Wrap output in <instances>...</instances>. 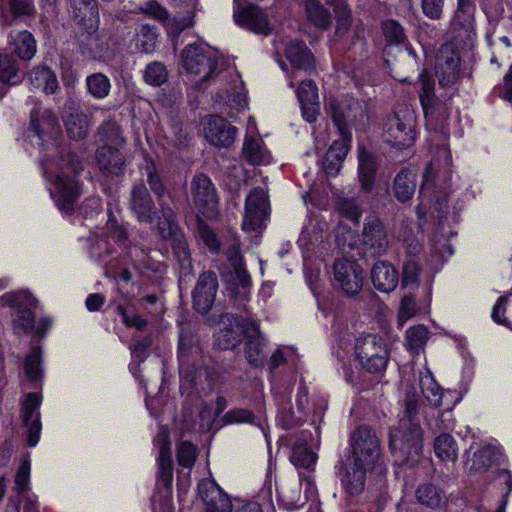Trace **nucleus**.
I'll use <instances>...</instances> for the list:
<instances>
[{
    "mask_svg": "<svg viewBox=\"0 0 512 512\" xmlns=\"http://www.w3.org/2000/svg\"><path fill=\"white\" fill-rule=\"evenodd\" d=\"M143 171L150 190L157 200L159 234L163 239L172 240L173 251L179 262L181 275L189 276L193 273V265L187 241L178 230L176 222L177 206L174 198L157 173L155 163L152 160H145Z\"/></svg>",
    "mask_w": 512,
    "mask_h": 512,
    "instance_id": "1",
    "label": "nucleus"
},
{
    "mask_svg": "<svg viewBox=\"0 0 512 512\" xmlns=\"http://www.w3.org/2000/svg\"><path fill=\"white\" fill-rule=\"evenodd\" d=\"M351 457L338 472L340 482L346 493L351 496L364 491L366 475L374 469L383 468L380 461V443L375 432L368 427H359L351 437Z\"/></svg>",
    "mask_w": 512,
    "mask_h": 512,
    "instance_id": "2",
    "label": "nucleus"
},
{
    "mask_svg": "<svg viewBox=\"0 0 512 512\" xmlns=\"http://www.w3.org/2000/svg\"><path fill=\"white\" fill-rule=\"evenodd\" d=\"M42 167L45 177L52 182L50 194L58 208L66 213L73 210L79 196L75 176L83 170L79 158L68 152L59 160L44 157Z\"/></svg>",
    "mask_w": 512,
    "mask_h": 512,
    "instance_id": "3",
    "label": "nucleus"
},
{
    "mask_svg": "<svg viewBox=\"0 0 512 512\" xmlns=\"http://www.w3.org/2000/svg\"><path fill=\"white\" fill-rule=\"evenodd\" d=\"M237 319L231 314L222 316L223 323L233 321L234 325L220 330L217 337L218 345L225 350L233 349L241 341L242 335H245L247 337L245 355L248 362L254 367L261 366L266 357L264 351L266 339L261 335L256 322L243 320L240 323Z\"/></svg>",
    "mask_w": 512,
    "mask_h": 512,
    "instance_id": "4",
    "label": "nucleus"
},
{
    "mask_svg": "<svg viewBox=\"0 0 512 512\" xmlns=\"http://www.w3.org/2000/svg\"><path fill=\"white\" fill-rule=\"evenodd\" d=\"M420 407L419 396L415 391H408L404 399L405 417L399 425L390 431L389 446L392 452L399 451L403 456L419 455L422 451L423 432L415 421Z\"/></svg>",
    "mask_w": 512,
    "mask_h": 512,
    "instance_id": "5",
    "label": "nucleus"
},
{
    "mask_svg": "<svg viewBox=\"0 0 512 512\" xmlns=\"http://www.w3.org/2000/svg\"><path fill=\"white\" fill-rule=\"evenodd\" d=\"M331 118L338 129L340 137L352 140L351 126H358L366 118L365 104L351 96L330 98L327 104Z\"/></svg>",
    "mask_w": 512,
    "mask_h": 512,
    "instance_id": "6",
    "label": "nucleus"
},
{
    "mask_svg": "<svg viewBox=\"0 0 512 512\" xmlns=\"http://www.w3.org/2000/svg\"><path fill=\"white\" fill-rule=\"evenodd\" d=\"M355 354L362 368L369 373L384 371L389 360L384 339L375 334L358 337L355 342Z\"/></svg>",
    "mask_w": 512,
    "mask_h": 512,
    "instance_id": "7",
    "label": "nucleus"
},
{
    "mask_svg": "<svg viewBox=\"0 0 512 512\" xmlns=\"http://www.w3.org/2000/svg\"><path fill=\"white\" fill-rule=\"evenodd\" d=\"M416 115L407 105L399 106L385 124L386 141L397 148H407L415 141Z\"/></svg>",
    "mask_w": 512,
    "mask_h": 512,
    "instance_id": "8",
    "label": "nucleus"
},
{
    "mask_svg": "<svg viewBox=\"0 0 512 512\" xmlns=\"http://www.w3.org/2000/svg\"><path fill=\"white\" fill-rule=\"evenodd\" d=\"M199 355V348L192 343V337L189 333L182 331L179 335L178 360L181 387L189 385L191 388L198 389L204 377H209L208 370L204 367H195L192 360Z\"/></svg>",
    "mask_w": 512,
    "mask_h": 512,
    "instance_id": "9",
    "label": "nucleus"
},
{
    "mask_svg": "<svg viewBox=\"0 0 512 512\" xmlns=\"http://www.w3.org/2000/svg\"><path fill=\"white\" fill-rule=\"evenodd\" d=\"M171 2L174 6L184 5V14L182 15L178 12L175 17L170 18L167 10L157 2H148L141 8V10L145 14L151 15L155 19L161 21L164 24L167 33L176 37L179 36L183 30L193 24V10L197 0H171Z\"/></svg>",
    "mask_w": 512,
    "mask_h": 512,
    "instance_id": "10",
    "label": "nucleus"
},
{
    "mask_svg": "<svg viewBox=\"0 0 512 512\" xmlns=\"http://www.w3.org/2000/svg\"><path fill=\"white\" fill-rule=\"evenodd\" d=\"M182 62L185 70L199 77L202 84L215 75L217 58L202 44H189L182 52Z\"/></svg>",
    "mask_w": 512,
    "mask_h": 512,
    "instance_id": "11",
    "label": "nucleus"
},
{
    "mask_svg": "<svg viewBox=\"0 0 512 512\" xmlns=\"http://www.w3.org/2000/svg\"><path fill=\"white\" fill-rule=\"evenodd\" d=\"M268 195L261 187L253 188L245 200L242 229L246 232L259 231L268 215Z\"/></svg>",
    "mask_w": 512,
    "mask_h": 512,
    "instance_id": "12",
    "label": "nucleus"
},
{
    "mask_svg": "<svg viewBox=\"0 0 512 512\" xmlns=\"http://www.w3.org/2000/svg\"><path fill=\"white\" fill-rule=\"evenodd\" d=\"M37 300L28 292L6 293L0 298V306L24 307L20 309L14 319V331L17 334L28 333L34 326V315L26 307H34Z\"/></svg>",
    "mask_w": 512,
    "mask_h": 512,
    "instance_id": "13",
    "label": "nucleus"
},
{
    "mask_svg": "<svg viewBox=\"0 0 512 512\" xmlns=\"http://www.w3.org/2000/svg\"><path fill=\"white\" fill-rule=\"evenodd\" d=\"M334 285L346 295H356L363 286V271L355 261L336 260L333 265Z\"/></svg>",
    "mask_w": 512,
    "mask_h": 512,
    "instance_id": "14",
    "label": "nucleus"
},
{
    "mask_svg": "<svg viewBox=\"0 0 512 512\" xmlns=\"http://www.w3.org/2000/svg\"><path fill=\"white\" fill-rule=\"evenodd\" d=\"M362 245L365 254L381 256L389 247L388 232L383 222L375 216L365 218L362 230Z\"/></svg>",
    "mask_w": 512,
    "mask_h": 512,
    "instance_id": "15",
    "label": "nucleus"
},
{
    "mask_svg": "<svg viewBox=\"0 0 512 512\" xmlns=\"http://www.w3.org/2000/svg\"><path fill=\"white\" fill-rule=\"evenodd\" d=\"M41 397L37 393H28L21 405L22 424L26 428L28 445L34 447L38 444L42 424L40 421L39 407Z\"/></svg>",
    "mask_w": 512,
    "mask_h": 512,
    "instance_id": "16",
    "label": "nucleus"
},
{
    "mask_svg": "<svg viewBox=\"0 0 512 512\" xmlns=\"http://www.w3.org/2000/svg\"><path fill=\"white\" fill-rule=\"evenodd\" d=\"M460 57L450 45H444L439 50L436 58V76L439 85L451 87L460 79Z\"/></svg>",
    "mask_w": 512,
    "mask_h": 512,
    "instance_id": "17",
    "label": "nucleus"
},
{
    "mask_svg": "<svg viewBox=\"0 0 512 512\" xmlns=\"http://www.w3.org/2000/svg\"><path fill=\"white\" fill-rule=\"evenodd\" d=\"M421 91L420 102L426 119H445L448 117L446 102L435 94L434 81L424 73L420 74Z\"/></svg>",
    "mask_w": 512,
    "mask_h": 512,
    "instance_id": "18",
    "label": "nucleus"
},
{
    "mask_svg": "<svg viewBox=\"0 0 512 512\" xmlns=\"http://www.w3.org/2000/svg\"><path fill=\"white\" fill-rule=\"evenodd\" d=\"M203 132L205 138L216 147H229L236 138L237 128L227 120L211 115L203 121Z\"/></svg>",
    "mask_w": 512,
    "mask_h": 512,
    "instance_id": "19",
    "label": "nucleus"
},
{
    "mask_svg": "<svg viewBox=\"0 0 512 512\" xmlns=\"http://www.w3.org/2000/svg\"><path fill=\"white\" fill-rule=\"evenodd\" d=\"M191 193L195 205L203 215L209 216L214 213L217 194L209 177L204 174L194 176L191 182Z\"/></svg>",
    "mask_w": 512,
    "mask_h": 512,
    "instance_id": "20",
    "label": "nucleus"
},
{
    "mask_svg": "<svg viewBox=\"0 0 512 512\" xmlns=\"http://www.w3.org/2000/svg\"><path fill=\"white\" fill-rule=\"evenodd\" d=\"M217 289L218 281L215 273L211 271L202 273L192 293L194 309L201 314H207L214 303Z\"/></svg>",
    "mask_w": 512,
    "mask_h": 512,
    "instance_id": "21",
    "label": "nucleus"
},
{
    "mask_svg": "<svg viewBox=\"0 0 512 512\" xmlns=\"http://www.w3.org/2000/svg\"><path fill=\"white\" fill-rule=\"evenodd\" d=\"M69 13L74 21L87 32L98 29L100 16L97 0H70Z\"/></svg>",
    "mask_w": 512,
    "mask_h": 512,
    "instance_id": "22",
    "label": "nucleus"
},
{
    "mask_svg": "<svg viewBox=\"0 0 512 512\" xmlns=\"http://www.w3.org/2000/svg\"><path fill=\"white\" fill-rule=\"evenodd\" d=\"M198 490L210 512H232L233 505L229 496L215 481H201Z\"/></svg>",
    "mask_w": 512,
    "mask_h": 512,
    "instance_id": "23",
    "label": "nucleus"
},
{
    "mask_svg": "<svg viewBox=\"0 0 512 512\" xmlns=\"http://www.w3.org/2000/svg\"><path fill=\"white\" fill-rule=\"evenodd\" d=\"M226 256L232 267V271L225 276L226 281L235 289L241 288L243 294H246L251 286V277L243 265L240 247L237 242L226 250Z\"/></svg>",
    "mask_w": 512,
    "mask_h": 512,
    "instance_id": "24",
    "label": "nucleus"
},
{
    "mask_svg": "<svg viewBox=\"0 0 512 512\" xmlns=\"http://www.w3.org/2000/svg\"><path fill=\"white\" fill-rule=\"evenodd\" d=\"M235 22L256 34L268 35L272 31V25L268 15L257 6H249L239 13L234 14Z\"/></svg>",
    "mask_w": 512,
    "mask_h": 512,
    "instance_id": "25",
    "label": "nucleus"
},
{
    "mask_svg": "<svg viewBox=\"0 0 512 512\" xmlns=\"http://www.w3.org/2000/svg\"><path fill=\"white\" fill-rule=\"evenodd\" d=\"M63 120L70 138L81 140L87 136L90 129L89 116L73 102L66 104Z\"/></svg>",
    "mask_w": 512,
    "mask_h": 512,
    "instance_id": "26",
    "label": "nucleus"
},
{
    "mask_svg": "<svg viewBox=\"0 0 512 512\" xmlns=\"http://www.w3.org/2000/svg\"><path fill=\"white\" fill-rule=\"evenodd\" d=\"M130 206L138 221L152 223L154 203L143 183L135 184L131 191Z\"/></svg>",
    "mask_w": 512,
    "mask_h": 512,
    "instance_id": "27",
    "label": "nucleus"
},
{
    "mask_svg": "<svg viewBox=\"0 0 512 512\" xmlns=\"http://www.w3.org/2000/svg\"><path fill=\"white\" fill-rule=\"evenodd\" d=\"M371 280L377 290L389 293L397 287L399 275L392 264L378 261L371 270Z\"/></svg>",
    "mask_w": 512,
    "mask_h": 512,
    "instance_id": "28",
    "label": "nucleus"
},
{
    "mask_svg": "<svg viewBox=\"0 0 512 512\" xmlns=\"http://www.w3.org/2000/svg\"><path fill=\"white\" fill-rule=\"evenodd\" d=\"M97 164L108 176H119L124 171L125 160L119 149L102 145L96 153Z\"/></svg>",
    "mask_w": 512,
    "mask_h": 512,
    "instance_id": "29",
    "label": "nucleus"
},
{
    "mask_svg": "<svg viewBox=\"0 0 512 512\" xmlns=\"http://www.w3.org/2000/svg\"><path fill=\"white\" fill-rule=\"evenodd\" d=\"M351 140L339 139L333 141L322 161V167L329 176H335L340 171L350 148Z\"/></svg>",
    "mask_w": 512,
    "mask_h": 512,
    "instance_id": "30",
    "label": "nucleus"
},
{
    "mask_svg": "<svg viewBox=\"0 0 512 512\" xmlns=\"http://www.w3.org/2000/svg\"><path fill=\"white\" fill-rule=\"evenodd\" d=\"M283 46L285 56L294 68L303 70L313 68V55L304 42L290 40L283 43Z\"/></svg>",
    "mask_w": 512,
    "mask_h": 512,
    "instance_id": "31",
    "label": "nucleus"
},
{
    "mask_svg": "<svg viewBox=\"0 0 512 512\" xmlns=\"http://www.w3.org/2000/svg\"><path fill=\"white\" fill-rule=\"evenodd\" d=\"M242 157L251 165L270 163L271 155L263 140L258 137L246 136L242 147Z\"/></svg>",
    "mask_w": 512,
    "mask_h": 512,
    "instance_id": "32",
    "label": "nucleus"
},
{
    "mask_svg": "<svg viewBox=\"0 0 512 512\" xmlns=\"http://www.w3.org/2000/svg\"><path fill=\"white\" fill-rule=\"evenodd\" d=\"M503 455L499 448L493 445H485L473 454L469 471L482 472L493 466H500Z\"/></svg>",
    "mask_w": 512,
    "mask_h": 512,
    "instance_id": "33",
    "label": "nucleus"
},
{
    "mask_svg": "<svg viewBox=\"0 0 512 512\" xmlns=\"http://www.w3.org/2000/svg\"><path fill=\"white\" fill-rule=\"evenodd\" d=\"M416 186V173L410 169L403 168L394 179L393 194L399 202L405 203L413 197Z\"/></svg>",
    "mask_w": 512,
    "mask_h": 512,
    "instance_id": "34",
    "label": "nucleus"
},
{
    "mask_svg": "<svg viewBox=\"0 0 512 512\" xmlns=\"http://www.w3.org/2000/svg\"><path fill=\"white\" fill-rule=\"evenodd\" d=\"M58 125L57 118L50 110H45L41 114V106L35 103L30 113V128L35 132L39 139L43 140L44 135L52 132Z\"/></svg>",
    "mask_w": 512,
    "mask_h": 512,
    "instance_id": "35",
    "label": "nucleus"
},
{
    "mask_svg": "<svg viewBox=\"0 0 512 512\" xmlns=\"http://www.w3.org/2000/svg\"><path fill=\"white\" fill-rule=\"evenodd\" d=\"M28 78L32 86L46 94H53L58 88L57 77L47 66L33 68L30 71Z\"/></svg>",
    "mask_w": 512,
    "mask_h": 512,
    "instance_id": "36",
    "label": "nucleus"
},
{
    "mask_svg": "<svg viewBox=\"0 0 512 512\" xmlns=\"http://www.w3.org/2000/svg\"><path fill=\"white\" fill-rule=\"evenodd\" d=\"M358 162L359 181L362 188L369 191L374 185L377 170L376 161L365 149L359 148Z\"/></svg>",
    "mask_w": 512,
    "mask_h": 512,
    "instance_id": "37",
    "label": "nucleus"
},
{
    "mask_svg": "<svg viewBox=\"0 0 512 512\" xmlns=\"http://www.w3.org/2000/svg\"><path fill=\"white\" fill-rule=\"evenodd\" d=\"M327 4L332 7L336 20L335 34L338 37H342L350 29L351 11L344 0H328Z\"/></svg>",
    "mask_w": 512,
    "mask_h": 512,
    "instance_id": "38",
    "label": "nucleus"
},
{
    "mask_svg": "<svg viewBox=\"0 0 512 512\" xmlns=\"http://www.w3.org/2000/svg\"><path fill=\"white\" fill-rule=\"evenodd\" d=\"M420 387L423 396L433 407L442 406L444 398L452 394L451 391H442L431 375L420 378Z\"/></svg>",
    "mask_w": 512,
    "mask_h": 512,
    "instance_id": "39",
    "label": "nucleus"
},
{
    "mask_svg": "<svg viewBox=\"0 0 512 512\" xmlns=\"http://www.w3.org/2000/svg\"><path fill=\"white\" fill-rule=\"evenodd\" d=\"M434 451L442 461L455 462L458 456V448L454 438L448 433H442L435 438Z\"/></svg>",
    "mask_w": 512,
    "mask_h": 512,
    "instance_id": "40",
    "label": "nucleus"
},
{
    "mask_svg": "<svg viewBox=\"0 0 512 512\" xmlns=\"http://www.w3.org/2000/svg\"><path fill=\"white\" fill-rule=\"evenodd\" d=\"M305 8L311 23L323 30L330 28L332 23L330 13L318 0H306Z\"/></svg>",
    "mask_w": 512,
    "mask_h": 512,
    "instance_id": "41",
    "label": "nucleus"
},
{
    "mask_svg": "<svg viewBox=\"0 0 512 512\" xmlns=\"http://www.w3.org/2000/svg\"><path fill=\"white\" fill-rule=\"evenodd\" d=\"M416 498L424 506L429 508H439L445 503V494L432 484H425L416 490Z\"/></svg>",
    "mask_w": 512,
    "mask_h": 512,
    "instance_id": "42",
    "label": "nucleus"
},
{
    "mask_svg": "<svg viewBox=\"0 0 512 512\" xmlns=\"http://www.w3.org/2000/svg\"><path fill=\"white\" fill-rule=\"evenodd\" d=\"M16 54L23 60H30L36 53L37 45L34 36L24 30L12 37Z\"/></svg>",
    "mask_w": 512,
    "mask_h": 512,
    "instance_id": "43",
    "label": "nucleus"
},
{
    "mask_svg": "<svg viewBox=\"0 0 512 512\" xmlns=\"http://www.w3.org/2000/svg\"><path fill=\"white\" fill-rule=\"evenodd\" d=\"M98 136L103 145H109L119 149V147L124 144L121 129L119 125L112 120L102 123L98 129Z\"/></svg>",
    "mask_w": 512,
    "mask_h": 512,
    "instance_id": "44",
    "label": "nucleus"
},
{
    "mask_svg": "<svg viewBox=\"0 0 512 512\" xmlns=\"http://www.w3.org/2000/svg\"><path fill=\"white\" fill-rule=\"evenodd\" d=\"M125 248L126 256L129 258L135 269L140 272L145 269H154V264L147 249L131 242H129Z\"/></svg>",
    "mask_w": 512,
    "mask_h": 512,
    "instance_id": "45",
    "label": "nucleus"
},
{
    "mask_svg": "<svg viewBox=\"0 0 512 512\" xmlns=\"http://www.w3.org/2000/svg\"><path fill=\"white\" fill-rule=\"evenodd\" d=\"M86 87L88 93L96 99L106 98L111 90L110 79L102 73L87 76Z\"/></svg>",
    "mask_w": 512,
    "mask_h": 512,
    "instance_id": "46",
    "label": "nucleus"
},
{
    "mask_svg": "<svg viewBox=\"0 0 512 512\" xmlns=\"http://www.w3.org/2000/svg\"><path fill=\"white\" fill-rule=\"evenodd\" d=\"M0 80L8 82L11 85L22 81V75L19 74V68L13 56L0 54Z\"/></svg>",
    "mask_w": 512,
    "mask_h": 512,
    "instance_id": "47",
    "label": "nucleus"
},
{
    "mask_svg": "<svg viewBox=\"0 0 512 512\" xmlns=\"http://www.w3.org/2000/svg\"><path fill=\"white\" fill-rule=\"evenodd\" d=\"M290 459L296 468L310 469L315 465L317 455L310 448L297 445L292 449Z\"/></svg>",
    "mask_w": 512,
    "mask_h": 512,
    "instance_id": "48",
    "label": "nucleus"
},
{
    "mask_svg": "<svg viewBox=\"0 0 512 512\" xmlns=\"http://www.w3.org/2000/svg\"><path fill=\"white\" fill-rule=\"evenodd\" d=\"M42 352L40 347H32L31 351L25 359V372L31 381H37L42 377L41 367Z\"/></svg>",
    "mask_w": 512,
    "mask_h": 512,
    "instance_id": "49",
    "label": "nucleus"
},
{
    "mask_svg": "<svg viewBox=\"0 0 512 512\" xmlns=\"http://www.w3.org/2000/svg\"><path fill=\"white\" fill-rule=\"evenodd\" d=\"M428 340V330L424 325H417L406 331V342L408 348L418 353Z\"/></svg>",
    "mask_w": 512,
    "mask_h": 512,
    "instance_id": "50",
    "label": "nucleus"
},
{
    "mask_svg": "<svg viewBox=\"0 0 512 512\" xmlns=\"http://www.w3.org/2000/svg\"><path fill=\"white\" fill-rule=\"evenodd\" d=\"M157 43V32L154 27L143 25L137 34V48L144 53L154 51Z\"/></svg>",
    "mask_w": 512,
    "mask_h": 512,
    "instance_id": "51",
    "label": "nucleus"
},
{
    "mask_svg": "<svg viewBox=\"0 0 512 512\" xmlns=\"http://www.w3.org/2000/svg\"><path fill=\"white\" fill-rule=\"evenodd\" d=\"M476 6L473 0H457V10L454 15L455 25L466 26L473 18Z\"/></svg>",
    "mask_w": 512,
    "mask_h": 512,
    "instance_id": "52",
    "label": "nucleus"
},
{
    "mask_svg": "<svg viewBox=\"0 0 512 512\" xmlns=\"http://www.w3.org/2000/svg\"><path fill=\"white\" fill-rule=\"evenodd\" d=\"M144 78L149 85H162L167 79V71L165 66L159 62L150 63L146 67Z\"/></svg>",
    "mask_w": 512,
    "mask_h": 512,
    "instance_id": "53",
    "label": "nucleus"
},
{
    "mask_svg": "<svg viewBox=\"0 0 512 512\" xmlns=\"http://www.w3.org/2000/svg\"><path fill=\"white\" fill-rule=\"evenodd\" d=\"M337 209L343 217L354 222H358L362 214L360 205L354 198L340 199L337 204Z\"/></svg>",
    "mask_w": 512,
    "mask_h": 512,
    "instance_id": "54",
    "label": "nucleus"
},
{
    "mask_svg": "<svg viewBox=\"0 0 512 512\" xmlns=\"http://www.w3.org/2000/svg\"><path fill=\"white\" fill-rule=\"evenodd\" d=\"M383 32L389 44L400 45L406 40L404 28L394 20L386 21L383 24Z\"/></svg>",
    "mask_w": 512,
    "mask_h": 512,
    "instance_id": "55",
    "label": "nucleus"
},
{
    "mask_svg": "<svg viewBox=\"0 0 512 512\" xmlns=\"http://www.w3.org/2000/svg\"><path fill=\"white\" fill-rule=\"evenodd\" d=\"M197 457V449L194 444L189 441L182 442L177 450V459L180 466L191 468Z\"/></svg>",
    "mask_w": 512,
    "mask_h": 512,
    "instance_id": "56",
    "label": "nucleus"
},
{
    "mask_svg": "<svg viewBox=\"0 0 512 512\" xmlns=\"http://www.w3.org/2000/svg\"><path fill=\"white\" fill-rule=\"evenodd\" d=\"M30 460L25 458L19 465L15 476V490L22 494L29 490L30 485Z\"/></svg>",
    "mask_w": 512,
    "mask_h": 512,
    "instance_id": "57",
    "label": "nucleus"
},
{
    "mask_svg": "<svg viewBox=\"0 0 512 512\" xmlns=\"http://www.w3.org/2000/svg\"><path fill=\"white\" fill-rule=\"evenodd\" d=\"M222 421L225 424H253L255 421V416L253 412L248 409L236 408L226 412L222 417Z\"/></svg>",
    "mask_w": 512,
    "mask_h": 512,
    "instance_id": "58",
    "label": "nucleus"
},
{
    "mask_svg": "<svg viewBox=\"0 0 512 512\" xmlns=\"http://www.w3.org/2000/svg\"><path fill=\"white\" fill-rule=\"evenodd\" d=\"M8 10L13 19L31 16L35 12L34 0H8Z\"/></svg>",
    "mask_w": 512,
    "mask_h": 512,
    "instance_id": "59",
    "label": "nucleus"
},
{
    "mask_svg": "<svg viewBox=\"0 0 512 512\" xmlns=\"http://www.w3.org/2000/svg\"><path fill=\"white\" fill-rule=\"evenodd\" d=\"M159 450L158 463H164L171 460V444L169 441V432L165 427H161L155 439Z\"/></svg>",
    "mask_w": 512,
    "mask_h": 512,
    "instance_id": "60",
    "label": "nucleus"
},
{
    "mask_svg": "<svg viewBox=\"0 0 512 512\" xmlns=\"http://www.w3.org/2000/svg\"><path fill=\"white\" fill-rule=\"evenodd\" d=\"M420 269L413 259H408L403 265L402 285L404 287H415L418 284Z\"/></svg>",
    "mask_w": 512,
    "mask_h": 512,
    "instance_id": "61",
    "label": "nucleus"
},
{
    "mask_svg": "<svg viewBox=\"0 0 512 512\" xmlns=\"http://www.w3.org/2000/svg\"><path fill=\"white\" fill-rule=\"evenodd\" d=\"M296 94L299 103L318 101V88L312 80L302 81Z\"/></svg>",
    "mask_w": 512,
    "mask_h": 512,
    "instance_id": "62",
    "label": "nucleus"
},
{
    "mask_svg": "<svg viewBox=\"0 0 512 512\" xmlns=\"http://www.w3.org/2000/svg\"><path fill=\"white\" fill-rule=\"evenodd\" d=\"M117 311L121 315L122 320L127 327H135L138 330H143L147 326V321L132 310L127 309L122 305H118Z\"/></svg>",
    "mask_w": 512,
    "mask_h": 512,
    "instance_id": "63",
    "label": "nucleus"
},
{
    "mask_svg": "<svg viewBox=\"0 0 512 512\" xmlns=\"http://www.w3.org/2000/svg\"><path fill=\"white\" fill-rule=\"evenodd\" d=\"M106 234L109 238L115 241L118 244H126L127 241V231L122 226L119 225L116 219L112 216L109 217L106 223Z\"/></svg>",
    "mask_w": 512,
    "mask_h": 512,
    "instance_id": "64",
    "label": "nucleus"
}]
</instances>
